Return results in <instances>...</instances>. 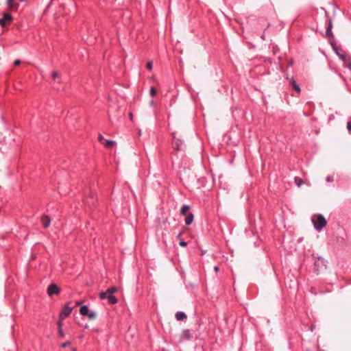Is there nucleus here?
Returning a JSON list of instances; mask_svg holds the SVG:
<instances>
[{"label": "nucleus", "instance_id": "1", "mask_svg": "<svg viewBox=\"0 0 351 351\" xmlns=\"http://www.w3.org/2000/svg\"><path fill=\"white\" fill-rule=\"evenodd\" d=\"M311 221L315 228L317 230H322L326 225V220L321 214L313 215Z\"/></svg>", "mask_w": 351, "mask_h": 351}, {"label": "nucleus", "instance_id": "2", "mask_svg": "<svg viewBox=\"0 0 351 351\" xmlns=\"http://www.w3.org/2000/svg\"><path fill=\"white\" fill-rule=\"evenodd\" d=\"M117 291V288L115 287H111L107 289V293H108V300L109 302L112 304H114L117 302V298L112 295L114 293Z\"/></svg>", "mask_w": 351, "mask_h": 351}, {"label": "nucleus", "instance_id": "3", "mask_svg": "<svg viewBox=\"0 0 351 351\" xmlns=\"http://www.w3.org/2000/svg\"><path fill=\"white\" fill-rule=\"evenodd\" d=\"M13 19L12 16L8 13H3V18L0 19V25L1 27H5L8 24L12 23Z\"/></svg>", "mask_w": 351, "mask_h": 351}, {"label": "nucleus", "instance_id": "4", "mask_svg": "<svg viewBox=\"0 0 351 351\" xmlns=\"http://www.w3.org/2000/svg\"><path fill=\"white\" fill-rule=\"evenodd\" d=\"M74 306H70V303L67 304L60 313V318L64 319V317L69 316Z\"/></svg>", "mask_w": 351, "mask_h": 351}, {"label": "nucleus", "instance_id": "5", "mask_svg": "<svg viewBox=\"0 0 351 351\" xmlns=\"http://www.w3.org/2000/svg\"><path fill=\"white\" fill-rule=\"evenodd\" d=\"M60 291V288L56 284H51L47 289V293L51 296L53 294H58Z\"/></svg>", "mask_w": 351, "mask_h": 351}, {"label": "nucleus", "instance_id": "6", "mask_svg": "<svg viewBox=\"0 0 351 351\" xmlns=\"http://www.w3.org/2000/svg\"><path fill=\"white\" fill-rule=\"evenodd\" d=\"M41 222L45 228L49 227L51 220L48 215H43L41 217Z\"/></svg>", "mask_w": 351, "mask_h": 351}, {"label": "nucleus", "instance_id": "7", "mask_svg": "<svg viewBox=\"0 0 351 351\" xmlns=\"http://www.w3.org/2000/svg\"><path fill=\"white\" fill-rule=\"evenodd\" d=\"M193 219L194 215L192 213H189L188 215H186L184 220L186 225H191L193 221Z\"/></svg>", "mask_w": 351, "mask_h": 351}, {"label": "nucleus", "instance_id": "8", "mask_svg": "<svg viewBox=\"0 0 351 351\" xmlns=\"http://www.w3.org/2000/svg\"><path fill=\"white\" fill-rule=\"evenodd\" d=\"M89 312L90 311L87 306H82L80 309V313L83 316H86Z\"/></svg>", "mask_w": 351, "mask_h": 351}, {"label": "nucleus", "instance_id": "9", "mask_svg": "<svg viewBox=\"0 0 351 351\" xmlns=\"http://www.w3.org/2000/svg\"><path fill=\"white\" fill-rule=\"evenodd\" d=\"M176 318L178 321H182L186 318V315L183 312H178L176 313Z\"/></svg>", "mask_w": 351, "mask_h": 351}, {"label": "nucleus", "instance_id": "10", "mask_svg": "<svg viewBox=\"0 0 351 351\" xmlns=\"http://www.w3.org/2000/svg\"><path fill=\"white\" fill-rule=\"evenodd\" d=\"M190 210V206H187V205H184L182 208H181V210H180V214L182 215H188L189 213V210Z\"/></svg>", "mask_w": 351, "mask_h": 351}, {"label": "nucleus", "instance_id": "11", "mask_svg": "<svg viewBox=\"0 0 351 351\" xmlns=\"http://www.w3.org/2000/svg\"><path fill=\"white\" fill-rule=\"evenodd\" d=\"M290 84L292 85V86H293V89H294L297 93H300L301 89H300V86H299L295 83V82L293 79H291V80H290Z\"/></svg>", "mask_w": 351, "mask_h": 351}, {"label": "nucleus", "instance_id": "12", "mask_svg": "<svg viewBox=\"0 0 351 351\" xmlns=\"http://www.w3.org/2000/svg\"><path fill=\"white\" fill-rule=\"evenodd\" d=\"M86 316L88 317V319H95L97 318V313L95 312V311H90L88 313V315H86Z\"/></svg>", "mask_w": 351, "mask_h": 351}, {"label": "nucleus", "instance_id": "13", "mask_svg": "<svg viewBox=\"0 0 351 351\" xmlns=\"http://www.w3.org/2000/svg\"><path fill=\"white\" fill-rule=\"evenodd\" d=\"M114 144H115V142H114V141H111V140H107V141H106V143H105L104 145H105L106 147L110 148V147H111L112 146H113Z\"/></svg>", "mask_w": 351, "mask_h": 351}, {"label": "nucleus", "instance_id": "14", "mask_svg": "<svg viewBox=\"0 0 351 351\" xmlns=\"http://www.w3.org/2000/svg\"><path fill=\"white\" fill-rule=\"evenodd\" d=\"M295 183L298 186H300L304 183V181L300 178L295 177Z\"/></svg>", "mask_w": 351, "mask_h": 351}, {"label": "nucleus", "instance_id": "15", "mask_svg": "<svg viewBox=\"0 0 351 351\" xmlns=\"http://www.w3.org/2000/svg\"><path fill=\"white\" fill-rule=\"evenodd\" d=\"M53 80L56 81L60 79V74L57 71H53L51 74Z\"/></svg>", "mask_w": 351, "mask_h": 351}, {"label": "nucleus", "instance_id": "16", "mask_svg": "<svg viewBox=\"0 0 351 351\" xmlns=\"http://www.w3.org/2000/svg\"><path fill=\"white\" fill-rule=\"evenodd\" d=\"M182 335L186 339H189L191 337L190 332L188 330H184L182 332Z\"/></svg>", "mask_w": 351, "mask_h": 351}, {"label": "nucleus", "instance_id": "17", "mask_svg": "<svg viewBox=\"0 0 351 351\" xmlns=\"http://www.w3.org/2000/svg\"><path fill=\"white\" fill-rule=\"evenodd\" d=\"M108 293H107V291H105V292H101V293L99 294V298H100V299H101V300H104V299L108 298Z\"/></svg>", "mask_w": 351, "mask_h": 351}, {"label": "nucleus", "instance_id": "18", "mask_svg": "<svg viewBox=\"0 0 351 351\" xmlns=\"http://www.w3.org/2000/svg\"><path fill=\"white\" fill-rule=\"evenodd\" d=\"M157 90L154 87H152L150 89V95L154 97L156 95Z\"/></svg>", "mask_w": 351, "mask_h": 351}, {"label": "nucleus", "instance_id": "19", "mask_svg": "<svg viewBox=\"0 0 351 351\" xmlns=\"http://www.w3.org/2000/svg\"><path fill=\"white\" fill-rule=\"evenodd\" d=\"M189 230V228H183L182 229V231L177 236V239H181V237H182V234L185 232V231H187Z\"/></svg>", "mask_w": 351, "mask_h": 351}, {"label": "nucleus", "instance_id": "20", "mask_svg": "<svg viewBox=\"0 0 351 351\" xmlns=\"http://www.w3.org/2000/svg\"><path fill=\"white\" fill-rule=\"evenodd\" d=\"M152 66H153V63H152V61H149L147 64H146V67L147 69L149 70H151L152 69Z\"/></svg>", "mask_w": 351, "mask_h": 351}, {"label": "nucleus", "instance_id": "21", "mask_svg": "<svg viewBox=\"0 0 351 351\" xmlns=\"http://www.w3.org/2000/svg\"><path fill=\"white\" fill-rule=\"evenodd\" d=\"M326 33L327 36H331L332 35V34L331 32V29H330V28L326 29Z\"/></svg>", "mask_w": 351, "mask_h": 351}, {"label": "nucleus", "instance_id": "22", "mask_svg": "<svg viewBox=\"0 0 351 351\" xmlns=\"http://www.w3.org/2000/svg\"><path fill=\"white\" fill-rule=\"evenodd\" d=\"M70 345V341H66L61 344L62 348H66V346Z\"/></svg>", "mask_w": 351, "mask_h": 351}, {"label": "nucleus", "instance_id": "23", "mask_svg": "<svg viewBox=\"0 0 351 351\" xmlns=\"http://www.w3.org/2000/svg\"><path fill=\"white\" fill-rule=\"evenodd\" d=\"M13 1H14V0H8V5L11 8L14 6Z\"/></svg>", "mask_w": 351, "mask_h": 351}, {"label": "nucleus", "instance_id": "24", "mask_svg": "<svg viewBox=\"0 0 351 351\" xmlns=\"http://www.w3.org/2000/svg\"><path fill=\"white\" fill-rule=\"evenodd\" d=\"M179 244L182 247H186L187 245V243L183 241H180Z\"/></svg>", "mask_w": 351, "mask_h": 351}, {"label": "nucleus", "instance_id": "25", "mask_svg": "<svg viewBox=\"0 0 351 351\" xmlns=\"http://www.w3.org/2000/svg\"><path fill=\"white\" fill-rule=\"evenodd\" d=\"M21 64V61L19 60H16L14 62V66H18Z\"/></svg>", "mask_w": 351, "mask_h": 351}, {"label": "nucleus", "instance_id": "26", "mask_svg": "<svg viewBox=\"0 0 351 351\" xmlns=\"http://www.w3.org/2000/svg\"><path fill=\"white\" fill-rule=\"evenodd\" d=\"M59 335H60L61 337H63V336H64V333H63V331H62V328H59Z\"/></svg>", "mask_w": 351, "mask_h": 351}, {"label": "nucleus", "instance_id": "27", "mask_svg": "<svg viewBox=\"0 0 351 351\" xmlns=\"http://www.w3.org/2000/svg\"><path fill=\"white\" fill-rule=\"evenodd\" d=\"M98 140H99L100 142H101L102 141H104V138L101 135H99V136H98Z\"/></svg>", "mask_w": 351, "mask_h": 351}, {"label": "nucleus", "instance_id": "28", "mask_svg": "<svg viewBox=\"0 0 351 351\" xmlns=\"http://www.w3.org/2000/svg\"><path fill=\"white\" fill-rule=\"evenodd\" d=\"M175 145L176 146V149L179 150L180 149V145L178 144L177 142L175 143Z\"/></svg>", "mask_w": 351, "mask_h": 351}, {"label": "nucleus", "instance_id": "29", "mask_svg": "<svg viewBox=\"0 0 351 351\" xmlns=\"http://www.w3.org/2000/svg\"><path fill=\"white\" fill-rule=\"evenodd\" d=\"M58 327H59V328H62V322H61V321H59V322H58Z\"/></svg>", "mask_w": 351, "mask_h": 351}, {"label": "nucleus", "instance_id": "30", "mask_svg": "<svg viewBox=\"0 0 351 351\" xmlns=\"http://www.w3.org/2000/svg\"><path fill=\"white\" fill-rule=\"evenodd\" d=\"M80 304H81V302L77 301V302H75V304L73 306L75 307V306H80Z\"/></svg>", "mask_w": 351, "mask_h": 351}, {"label": "nucleus", "instance_id": "31", "mask_svg": "<svg viewBox=\"0 0 351 351\" xmlns=\"http://www.w3.org/2000/svg\"><path fill=\"white\" fill-rule=\"evenodd\" d=\"M214 270H215V272H218V271H219V267H218L217 266H215V267H214Z\"/></svg>", "mask_w": 351, "mask_h": 351}, {"label": "nucleus", "instance_id": "32", "mask_svg": "<svg viewBox=\"0 0 351 351\" xmlns=\"http://www.w3.org/2000/svg\"><path fill=\"white\" fill-rule=\"evenodd\" d=\"M328 28H330V29H331V28H332V23H331V21L330 22Z\"/></svg>", "mask_w": 351, "mask_h": 351}, {"label": "nucleus", "instance_id": "33", "mask_svg": "<svg viewBox=\"0 0 351 351\" xmlns=\"http://www.w3.org/2000/svg\"><path fill=\"white\" fill-rule=\"evenodd\" d=\"M129 116H130V119H132V118H133L132 113L130 112Z\"/></svg>", "mask_w": 351, "mask_h": 351}, {"label": "nucleus", "instance_id": "34", "mask_svg": "<svg viewBox=\"0 0 351 351\" xmlns=\"http://www.w3.org/2000/svg\"><path fill=\"white\" fill-rule=\"evenodd\" d=\"M326 180L328 182H330L332 180V179L330 177H328Z\"/></svg>", "mask_w": 351, "mask_h": 351}, {"label": "nucleus", "instance_id": "35", "mask_svg": "<svg viewBox=\"0 0 351 351\" xmlns=\"http://www.w3.org/2000/svg\"><path fill=\"white\" fill-rule=\"evenodd\" d=\"M314 327H315V326H314L313 325H312V326H311V331H313V330L314 329Z\"/></svg>", "mask_w": 351, "mask_h": 351}, {"label": "nucleus", "instance_id": "36", "mask_svg": "<svg viewBox=\"0 0 351 351\" xmlns=\"http://www.w3.org/2000/svg\"><path fill=\"white\" fill-rule=\"evenodd\" d=\"M86 203H87L88 204H90V202L88 200H87V201H86Z\"/></svg>", "mask_w": 351, "mask_h": 351}, {"label": "nucleus", "instance_id": "37", "mask_svg": "<svg viewBox=\"0 0 351 351\" xmlns=\"http://www.w3.org/2000/svg\"><path fill=\"white\" fill-rule=\"evenodd\" d=\"M72 351H76L75 348H72Z\"/></svg>", "mask_w": 351, "mask_h": 351}]
</instances>
